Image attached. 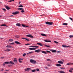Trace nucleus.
<instances>
[{
  "mask_svg": "<svg viewBox=\"0 0 73 73\" xmlns=\"http://www.w3.org/2000/svg\"><path fill=\"white\" fill-rule=\"evenodd\" d=\"M30 62L31 63H32V64H35L37 63L36 61L33 59H31L30 60Z\"/></svg>",
  "mask_w": 73,
  "mask_h": 73,
  "instance_id": "1",
  "label": "nucleus"
},
{
  "mask_svg": "<svg viewBox=\"0 0 73 73\" xmlns=\"http://www.w3.org/2000/svg\"><path fill=\"white\" fill-rule=\"evenodd\" d=\"M41 50L38 49L35 50V52L36 53H40V52H41Z\"/></svg>",
  "mask_w": 73,
  "mask_h": 73,
  "instance_id": "2",
  "label": "nucleus"
},
{
  "mask_svg": "<svg viewBox=\"0 0 73 73\" xmlns=\"http://www.w3.org/2000/svg\"><path fill=\"white\" fill-rule=\"evenodd\" d=\"M27 37H30L31 38H33V37L31 35H26Z\"/></svg>",
  "mask_w": 73,
  "mask_h": 73,
  "instance_id": "3",
  "label": "nucleus"
},
{
  "mask_svg": "<svg viewBox=\"0 0 73 73\" xmlns=\"http://www.w3.org/2000/svg\"><path fill=\"white\" fill-rule=\"evenodd\" d=\"M19 11H16L14 13H12V14L13 15H17V14H19Z\"/></svg>",
  "mask_w": 73,
  "mask_h": 73,
  "instance_id": "4",
  "label": "nucleus"
},
{
  "mask_svg": "<svg viewBox=\"0 0 73 73\" xmlns=\"http://www.w3.org/2000/svg\"><path fill=\"white\" fill-rule=\"evenodd\" d=\"M58 62L59 64H64V62H63L61 61V60L58 61Z\"/></svg>",
  "mask_w": 73,
  "mask_h": 73,
  "instance_id": "5",
  "label": "nucleus"
},
{
  "mask_svg": "<svg viewBox=\"0 0 73 73\" xmlns=\"http://www.w3.org/2000/svg\"><path fill=\"white\" fill-rule=\"evenodd\" d=\"M29 49L30 50H36V48H29Z\"/></svg>",
  "mask_w": 73,
  "mask_h": 73,
  "instance_id": "6",
  "label": "nucleus"
},
{
  "mask_svg": "<svg viewBox=\"0 0 73 73\" xmlns=\"http://www.w3.org/2000/svg\"><path fill=\"white\" fill-rule=\"evenodd\" d=\"M62 46L63 47V48H68L69 47H70L69 46H66L65 45H62Z\"/></svg>",
  "mask_w": 73,
  "mask_h": 73,
  "instance_id": "7",
  "label": "nucleus"
},
{
  "mask_svg": "<svg viewBox=\"0 0 73 73\" xmlns=\"http://www.w3.org/2000/svg\"><path fill=\"white\" fill-rule=\"evenodd\" d=\"M5 8L7 9V10H9L11 9V8L8 7V6L6 5Z\"/></svg>",
  "mask_w": 73,
  "mask_h": 73,
  "instance_id": "8",
  "label": "nucleus"
},
{
  "mask_svg": "<svg viewBox=\"0 0 73 73\" xmlns=\"http://www.w3.org/2000/svg\"><path fill=\"white\" fill-rule=\"evenodd\" d=\"M22 39H23V40H26L27 41H29V39L26 38H22Z\"/></svg>",
  "mask_w": 73,
  "mask_h": 73,
  "instance_id": "9",
  "label": "nucleus"
},
{
  "mask_svg": "<svg viewBox=\"0 0 73 73\" xmlns=\"http://www.w3.org/2000/svg\"><path fill=\"white\" fill-rule=\"evenodd\" d=\"M29 47H32L33 48H38V46H31Z\"/></svg>",
  "mask_w": 73,
  "mask_h": 73,
  "instance_id": "10",
  "label": "nucleus"
},
{
  "mask_svg": "<svg viewBox=\"0 0 73 73\" xmlns=\"http://www.w3.org/2000/svg\"><path fill=\"white\" fill-rule=\"evenodd\" d=\"M15 44H21V43L18 41H15Z\"/></svg>",
  "mask_w": 73,
  "mask_h": 73,
  "instance_id": "11",
  "label": "nucleus"
},
{
  "mask_svg": "<svg viewBox=\"0 0 73 73\" xmlns=\"http://www.w3.org/2000/svg\"><path fill=\"white\" fill-rule=\"evenodd\" d=\"M4 50L5 51H6L7 52H9V51H11V50L9 49V48H7L6 50Z\"/></svg>",
  "mask_w": 73,
  "mask_h": 73,
  "instance_id": "12",
  "label": "nucleus"
},
{
  "mask_svg": "<svg viewBox=\"0 0 73 73\" xmlns=\"http://www.w3.org/2000/svg\"><path fill=\"white\" fill-rule=\"evenodd\" d=\"M30 70H31V69L30 68H27L25 70V71H29Z\"/></svg>",
  "mask_w": 73,
  "mask_h": 73,
  "instance_id": "13",
  "label": "nucleus"
},
{
  "mask_svg": "<svg viewBox=\"0 0 73 73\" xmlns=\"http://www.w3.org/2000/svg\"><path fill=\"white\" fill-rule=\"evenodd\" d=\"M14 62H15V63H16V62H17V59H16V58H14Z\"/></svg>",
  "mask_w": 73,
  "mask_h": 73,
  "instance_id": "14",
  "label": "nucleus"
},
{
  "mask_svg": "<svg viewBox=\"0 0 73 73\" xmlns=\"http://www.w3.org/2000/svg\"><path fill=\"white\" fill-rule=\"evenodd\" d=\"M41 35L42 36H45V37H46V35L45 34H41Z\"/></svg>",
  "mask_w": 73,
  "mask_h": 73,
  "instance_id": "15",
  "label": "nucleus"
},
{
  "mask_svg": "<svg viewBox=\"0 0 73 73\" xmlns=\"http://www.w3.org/2000/svg\"><path fill=\"white\" fill-rule=\"evenodd\" d=\"M51 52H52V53H56V52H57V51L55 50H51Z\"/></svg>",
  "mask_w": 73,
  "mask_h": 73,
  "instance_id": "16",
  "label": "nucleus"
},
{
  "mask_svg": "<svg viewBox=\"0 0 73 73\" xmlns=\"http://www.w3.org/2000/svg\"><path fill=\"white\" fill-rule=\"evenodd\" d=\"M16 25L18 26V27H20V26H21V24L20 23H17L16 24Z\"/></svg>",
  "mask_w": 73,
  "mask_h": 73,
  "instance_id": "17",
  "label": "nucleus"
},
{
  "mask_svg": "<svg viewBox=\"0 0 73 73\" xmlns=\"http://www.w3.org/2000/svg\"><path fill=\"white\" fill-rule=\"evenodd\" d=\"M41 52L42 53H44V54H47V53L46 52H45V51H41Z\"/></svg>",
  "mask_w": 73,
  "mask_h": 73,
  "instance_id": "18",
  "label": "nucleus"
},
{
  "mask_svg": "<svg viewBox=\"0 0 73 73\" xmlns=\"http://www.w3.org/2000/svg\"><path fill=\"white\" fill-rule=\"evenodd\" d=\"M32 53H33V52L31 51V52H30L28 53H27V54H32Z\"/></svg>",
  "mask_w": 73,
  "mask_h": 73,
  "instance_id": "19",
  "label": "nucleus"
},
{
  "mask_svg": "<svg viewBox=\"0 0 73 73\" xmlns=\"http://www.w3.org/2000/svg\"><path fill=\"white\" fill-rule=\"evenodd\" d=\"M56 66H61V65L60 64H56Z\"/></svg>",
  "mask_w": 73,
  "mask_h": 73,
  "instance_id": "20",
  "label": "nucleus"
},
{
  "mask_svg": "<svg viewBox=\"0 0 73 73\" xmlns=\"http://www.w3.org/2000/svg\"><path fill=\"white\" fill-rule=\"evenodd\" d=\"M12 47L11 45H7L6 46V48H12Z\"/></svg>",
  "mask_w": 73,
  "mask_h": 73,
  "instance_id": "21",
  "label": "nucleus"
},
{
  "mask_svg": "<svg viewBox=\"0 0 73 73\" xmlns=\"http://www.w3.org/2000/svg\"><path fill=\"white\" fill-rule=\"evenodd\" d=\"M44 41H45V42H51V41L50 40H45Z\"/></svg>",
  "mask_w": 73,
  "mask_h": 73,
  "instance_id": "22",
  "label": "nucleus"
},
{
  "mask_svg": "<svg viewBox=\"0 0 73 73\" xmlns=\"http://www.w3.org/2000/svg\"><path fill=\"white\" fill-rule=\"evenodd\" d=\"M24 12H25V11H24V9H23L21 11V12L22 13H24Z\"/></svg>",
  "mask_w": 73,
  "mask_h": 73,
  "instance_id": "23",
  "label": "nucleus"
},
{
  "mask_svg": "<svg viewBox=\"0 0 73 73\" xmlns=\"http://www.w3.org/2000/svg\"><path fill=\"white\" fill-rule=\"evenodd\" d=\"M1 27H4V26H5V27H6L7 26L6 25H5V24H3L2 25H1Z\"/></svg>",
  "mask_w": 73,
  "mask_h": 73,
  "instance_id": "24",
  "label": "nucleus"
},
{
  "mask_svg": "<svg viewBox=\"0 0 73 73\" xmlns=\"http://www.w3.org/2000/svg\"><path fill=\"white\" fill-rule=\"evenodd\" d=\"M9 41L12 42V41H13V39H10L9 40Z\"/></svg>",
  "mask_w": 73,
  "mask_h": 73,
  "instance_id": "25",
  "label": "nucleus"
},
{
  "mask_svg": "<svg viewBox=\"0 0 73 73\" xmlns=\"http://www.w3.org/2000/svg\"><path fill=\"white\" fill-rule=\"evenodd\" d=\"M37 44L38 45H40V46H42V45L41 44L39 43H37Z\"/></svg>",
  "mask_w": 73,
  "mask_h": 73,
  "instance_id": "26",
  "label": "nucleus"
},
{
  "mask_svg": "<svg viewBox=\"0 0 73 73\" xmlns=\"http://www.w3.org/2000/svg\"><path fill=\"white\" fill-rule=\"evenodd\" d=\"M9 62H5V64H7V65L8 64H9Z\"/></svg>",
  "mask_w": 73,
  "mask_h": 73,
  "instance_id": "27",
  "label": "nucleus"
},
{
  "mask_svg": "<svg viewBox=\"0 0 73 73\" xmlns=\"http://www.w3.org/2000/svg\"><path fill=\"white\" fill-rule=\"evenodd\" d=\"M45 24H48V25H49V22L47 21L45 22Z\"/></svg>",
  "mask_w": 73,
  "mask_h": 73,
  "instance_id": "28",
  "label": "nucleus"
},
{
  "mask_svg": "<svg viewBox=\"0 0 73 73\" xmlns=\"http://www.w3.org/2000/svg\"><path fill=\"white\" fill-rule=\"evenodd\" d=\"M18 7H20L21 8H23V7H24V6L22 5H20L18 6Z\"/></svg>",
  "mask_w": 73,
  "mask_h": 73,
  "instance_id": "29",
  "label": "nucleus"
},
{
  "mask_svg": "<svg viewBox=\"0 0 73 73\" xmlns=\"http://www.w3.org/2000/svg\"><path fill=\"white\" fill-rule=\"evenodd\" d=\"M31 72H36V70H32Z\"/></svg>",
  "mask_w": 73,
  "mask_h": 73,
  "instance_id": "30",
  "label": "nucleus"
},
{
  "mask_svg": "<svg viewBox=\"0 0 73 73\" xmlns=\"http://www.w3.org/2000/svg\"><path fill=\"white\" fill-rule=\"evenodd\" d=\"M20 60H21V58H19V62H20V63H21L22 62V61H21Z\"/></svg>",
  "mask_w": 73,
  "mask_h": 73,
  "instance_id": "31",
  "label": "nucleus"
},
{
  "mask_svg": "<svg viewBox=\"0 0 73 73\" xmlns=\"http://www.w3.org/2000/svg\"><path fill=\"white\" fill-rule=\"evenodd\" d=\"M53 22H49V25H52V24H53Z\"/></svg>",
  "mask_w": 73,
  "mask_h": 73,
  "instance_id": "32",
  "label": "nucleus"
},
{
  "mask_svg": "<svg viewBox=\"0 0 73 73\" xmlns=\"http://www.w3.org/2000/svg\"><path fill=\"white\" fill-rule=\"evenodd\" d=\"M23 8H18V10H19V11H20V10H22V9H23Z\"/></svg>",
  "mask_w": 73,
  "mask_h": 73,
  "instance_id": "33",
  "label": "nucleus"
},
{
  "mask_svg": "<svg viewBox=\"0 0 73 73\" xmlns=\"http://www.w3.org/2000/svg\"><path fill=\"white\" fill-rule=\"evenodd\" d=\"M63 25H68V23H64L63 24Z\"/></svg>",
  "mask_w": 73,
  "mask_h": 73,
  "instance_id": "34",
  "label": "nucleus"
},
{
  "mask_svg": "<svg viewBox=\"0 0 73 73\" xmlns=\"http://www.w3.org/2000/svg\"><path fill=\"white\" fill-rule=\"evenodd\" d=\"M9 64H14V63H13L12 61H10L9 62Z\"/></svg>",
  "mask_w": 73,
  "mask_h": 73,
  "instance_id": "35",
  "label": "nucleus"
},
{
  "mask_svg": "<svg viewBox=\"0 0 73 73\" xmlns=\"http://www.w3.org/2000/svg\"><path fill=\"white\" fill-rule=\"evenodd\" d=\"M52 65V64H48V66H50Z\"/></svg>",
  "mask_w": 73,
  "mask_h": 73,
  "instance_id": "36",
  "label": "nucleus"
},
{
  "mask_svg": "<svg viewBox=\"0 0 73 73\" xmlns=\"http://www.w3.org/2000/svg\"><path fill=\"white\" fill-rule=\"evenodd\" d=\"M69 37H70V38H72L73 37V35H70Z\"/></svg>",
  "mask_w": 73,
  "mask_h": 73,
  "instance_id": "37",
  "label": "nucleus"
},
{
  "mask_svg": "<svg viewBox=\"0 0 73 73\" xmlns=\"http://www.w3.org/2000/svg\"><path fill=\"white\" fill-rule=\"evenodd\" d=\"M44 45L45 46H46L47 47V48H49L50 47V46H47L46 44H45Z\"/></svg>",
  "mask_w": 73,
  "mask_h": 73,
  "instance_id": "38",
  "label": "nucleus"
},
{
  "mask_svg": "<svg viewBox=\"0 0 73 73\" xmlns=\"http://www.w3.org/2000/svg\"><path fill=\"white\" fill-rule=\"evenodd\" d=\"M51 60L49 59H46V61H51Z\"/></svg>",
  "mask_w": 73,
  "mask_h": 73,
  "instance_id": "39",
  "label": "nucleus"
},
{
  "mask_svg": "<svg viewBox=\"0 0 73 73\" xmlns=\"http://www.w3.org/2000/svg\"><path fill=\"white\" fill-rule=\"evenodd\" d=\"M10 45H13L15 44V43L14 42L11 43H10Z\"/></svg>",
  "mask_w": 73,
  "mask_h": 73,
  "instance_id": "40",
  "label": "nucleus"
},
{
  "mask_svg": "<svg viewBox=\"0 0 73 73\" xmlns=\"http://www.w3.org/2000/svg\"><path fill=\"white\" fill-rule=\"evenodd\" d=\"M22 27H25V25L23 24H22Z\"/></svg>",
  "mask_w": 73,
  "mask_h": 73,
  "instance_id": "41",
  "label": "nucleus"
},
{
  "mask_svg": "<svg viewBox=\"0 0 73 73\" xmlns=\"http://www.w3.org/2000/svg\"><path fill=\"white\" fill-rule=\"evenodd\" d=\"M26 55V54L25 53H24L23 54V56L24 57H25V56Z\"/></svg>",
  "mask_w": 73,
  "mask_h": 73,
  "instance_id": "42",
  "label": "nucleus"
},
{
  "mask_svg": "<svg viewBox=\"0 0 73 73\" xmlns=\"http://www.w3.org/2000/svg\"><path fill=\"white\" fill-rule=\"evenodd\" d=\"M54 42H55V43H56V44H58V42L56 41H54Z\"/></svg>",
  "mask_w": 73,
  "mask_h": 73,
  "instance_id": "43",
  "label": "nucleus"
},
{
  "mask_svg": "<svg viewBox=\"0 0 73 73\" xmlns=\"http://www.w3.org/2000/svg\"><path fill=\"white\" fill-rule=\"evenodd\" d=\"M69 19H70V20H71L72 21H73V19H72V18L71 17H69Z\"/></svg>",
  "mask_w": 73,
  "mask_h": 73,
  "instance_id": "44",
  "label": "nucleus"
},
{
  "mask_svg": "<svg viewBox=\"0 0 73 73\" xmlns=\"http://www.w3.org/2000/svg\"><path fill=\"white\" fill-rule=\"evenodd\" d=\"M73 65V63L71 62L70 63V65Z\"/></svg>",
  "mask_w": 73,
  "mask_h": 73,
  "instance_id": "45",
  "label": "nucleus"
},
{
  "mask_svg": "<svg viewBox=\"0 0 73 73\" xmlns=\"http://www.w3.org/2000/svg\"><path fill=\"white\" fill-rule=\"evenodd\" d=\"M36 70L37 72H38V71H40V69L38 68L36 69Z\"/></svg>",
  "mask_w": 73,
  "mask_h": 73,
  "instance_id": "46",
  "label": "nucleus"
},
{
  "mask_svg": "<svg viewBox=\"0 0 73 73\" xmlns=\"http://www.w3.org/2000/svg\"><path fill=\"white\" fill-rule=\"evenodd\" d=\"M2 10H3V11H6V9H5L3 8V9H2Z\"/></svg>",
  "mask_w": 73,
  "mask_h": 73,
  "instance_id": "47",
  "label": "nucleus"
},
{
  "mask_svg": "<svg viewBox=\"0 0 73 73\" xmlns=\"http://www.w3.org/2000/svg\"><path fill=\"white\" fill-rule=\"evenodd\" d=\"M48 53H50V51H48V50H47L46 51Z\"/></svg>",
  "mask_w": 73,
  "mask_h": 73,
  "instance_id": "48",
  "label": "nucleus"
},
{
  "mask_svg": "<svg viewBox=\"0 0 73 73\" xmlns=\"http://www.w3.org/2000/svg\"><path fill=\"white\" fill-rule=\"evenodd\" d=\"M30 45V44H29L28 43L25 44V45Z\"/></svg>",
  "mask_w": 73,
  "mask_h": 73,
  "instance_id": "49",
  "label": "nucleus"
},
{
  "mask_svg": "<svg viewBox=\"0 0 73 73\" xmlns=\"http://www.w3.org/2000/svg\"><path fill=\"white\" fill-rule=\"evenodd\" d=\"M17 38H19V37H20V36H15Z\"/></svg>",
  "mask_w": 73,
  "mask_h": 73,
  "instance_id": "50",
  "label": "nucleus"
},
{
  "mask_svg": "<svg viewBox=\"0 0 73 73\" xmlns=\"http://www.w3.org/2000/svg\"><path fill=\"white\" fill-rule=\"evenodd\" d=\"M1 58H2V59H3V58H5V57L4 56L3 57H1Z\"/></svg>",
  "mask_w": 73,
  "mask_h": 73,
  "instance_id": "51",
  "label": "nucleus"
},
{
  "mask_svg": "<svg viewBox=\"0 0 73 73\" xmlns=\"http://www.w3.org/2000/svg\"><path fill=\"white\" fill-rule=\"evenodd\" d=\"M67 65H70V63H68L66 64Z\"/></svg>",
  "mask_w": 73,
  "mask_h": 73,
  "instance_id": "52",
  "label": "nucleus"
},
{
  "mask_svg": "<svg viewBox=\"0 0 73 73\" xmlns=\"http://www.w3.org/2000/svg\"><path fill=\"white\" fill-rule=\"evenodd\" d=\"M60 69H65V68H64L60 67Z\"/></svg>",
  "mask_w": 73,
  "mask_h": 73,
  "instance_id": "53",
  "label": "nucleus"
},
{
  "mask_svg": "<svg viewBox=\"0 0 73 73\" xmlns=\"http://www.w3.org/2000/svg\"><path fill=\"white\" fill-rule=\"evenodd\" d=\"M69 72H70V73L72 72V71H71V70H69Z\"/></svg>",
  "mask_w": 73,
  "mask_h": 73,
  "instance_id": "54",
  "label": "nucleus"
},
{
  "mask_svg": "<svg viewBox=\"0 0 73 73\" xmlns=\"http://www.w3.org/2000/svg\"><path fill=\"white\" fill-rule=\"evenodd\" d=\"M12 0H11L10 1H8V2H12Z\"/></svg>",
  "mask_w": 73,
  "mask_h": 73,
  "instance_id": "55",
  "label": "nucleus"
},
{
  "mask_svg": "<svg viewBox=\"0 0 73 73\" xmlns=\"http://www.w3.org/2000/svg\"><path fill=\"white\" fill-rule=\"evenodd\" d=\"M3 66H5V63L3 64Z\"/></svg>",
  "mask_w": 73,
  "mask_h": 73,
  "instance_id": "56",
  "label": "nucleus"
},
{
  "mask_svg": "<svg viewBox=\"0 0 73 73\" xmlns=\"http://www.w3.org/2000/svg\"><path fill=\"white\" fill-rule=\"evenodd\" d=\"M71 70H73V68H70Z\"/></svg>",
  "mask_w": 73,
  "mask_h": 73,
  "instance_id": "57",
  "label": "nucleus"
},
{
  "mask_svg": "<svg viewBox=\"0 0 73 73\" xmlns=\"http://www.w3.org/2000/svg\"><path fill=\"white\" fill-rule=\"evenodd\" d=\"M40 16H44V14H43V15H40Z\"/></svg>",
  "mask_w": 73,
  "mask_h": 73,
  "instance_id": "58",
  "label": "nucleus"
},
{
  "mask_svg": "<svg viewBox=\"0 0 73 73\" xmlns=\"http://www.w3.org/2000/svg\"><path fill=\"white\" fill-rule=\"evenodd\" d=\"M4 70V69H2L1 70V71H3Z\"/></svg>",
  "mask_w": 73,
  "mask_h": 73,
  "instance_id": "59",
  "label": "nucleus"
},
{
  "mask_svg": "<svg viewBox=\"0 0 73 73\" xmlns=\"http://www.w3.org/2000/svg\"><path fill=\"white\" fill-rule=\"evenodd\" d=\"M25 27H29V26L25 25Z\"/></svg>",
  "mask_w": 73,
  "mask_h": 73,
  "instance_id": "60",
  "label": "nucleus"
},
{
  "mask_svg": "<svg viewBox=\"0 0 73 73\" xmlns=\"http://www.w3.org/2000/svg\"><path fill=\"white\" fill-rule=\"evenodd\" d=\"M44 68H46V69H48V68H47L46 67H45Z\"/></svg>",
  "mask_w": 73,
  "mask_h": 73,
  "instance_id": "61",
  "label": "nucleus"
},
{
  "mask_svg": "<svg viewBox=\"0 0 73 73\" xmlns=\"http://www.w3.org/2000/svg\"><path fill=\"white\" fill-rule=\"evenodd\" d=\"M8 66H9V67H10V66H11V65H8Z\"/></svg>",
  "mask_w": 73,
  "mask_h": 73,
  "instance_id": "62",
  "label": "nucleus"
},
{
  "mask_svg": "<svg viewBox=\"0 0 73 73\" xmlns=\"http://www.w3.org/2000/svg\"><path fill=\"white\" fill-rule=\"evenodd\" d=\"M57 52H58V53H60V51H58Z\"/></svg>",
  "mask_w": 73,
  "mask_h": 73,
  "instance_id": "63",
  "label": "nucleus"
},
{
  "mask_svg": "<svg viewBox=\"0 0 73 73\" xmlns=\"http://www.w3.org/2000/svg\"><path fill=\"white\" fill-rule=\"evenodd\" d=\"M5 71L8 72V71H9V70H6Z\"/></svg>",
  "mask_w": 73,
  "mask_h": 73,
  "instance_id": "64",
  "label": "nucleus"
}]
</instances>
